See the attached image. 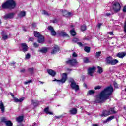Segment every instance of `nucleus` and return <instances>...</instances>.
Segmentation results:
<instances>
[{
  "instance_id": "obj_1",
  "label": "nucleus",
  "mask_w": 126,
  "mask_h": 126,
  "mask_svg": "<svg viewBox=\"0 0 126 126\" xmlns=\"http://www.w3.org/2000/svg\"><path fill=\"white\" fill-rule=\"evenodd\" d=\"M111 95V86L107 87L104 89L100 94L97 96L95 100L96 103H103L104 101L109 99Z\"/></svg>"
},
{
  "instance_id": "obj_3",
  "label": "nucleus",
  "mask_w": 126,
  "mask_h": 126,
  "mask_svg": "<svg viewBox=\"0 0 126 126\" xmlns=\"http://www.w3.org/2000/svg\"><path fill=\"white\" fill-rule=\"evenodd\" d=\"M112 11L114 13H118L121 10V4L120 3L114 1L112 2Z\"/></svg>"
},
{
  "instance_id": "obj_40",
  "label": "nucleus",
  "mask_w": 126,
  "mask_h": 126,
  "mask_svg": "<svg viewBox=\"0 0 126 126\" xmlns=\"http://www.w3.org/2000/svg\"><path fill=\"white\" fill-rule=\"evenodd\" d=\"M42 14H44V15H47L48 16H50L49 13H48V12L45 10L43 11Z\"/></svg>"
},
{
  "instance_id": "obj_59",
  "label": "nucleus",
  "mask_w": 126,
  "mask_h": 126,
  "mask_svg": "<svg viewBox=\"0 0 126 126\" xmlns=\"http://www.w3.org/2000/svg\"><path fill=\"white\" fill-rule=\"evenodd\" d=\"M32 126H38V123H34L32 124Z\"/></svg>"
},
{
  "instance_id": "obj_47",
  "label": "nucleus",
  "mask_w": 126,
  "mask_h": 126,
  "mask_svg": "<svg viewBox=\"0 0 126 126\" xmlns=\"http://www.w3.org/2000/svg\"><path fill=\"white\" fill-rule=\"evenodd\" d=\"M52 23H57L58 22V20L57 19H55L54 20L51 21Z\"/></svg>"
},
{
  "instance_id": "obj_18",
  "label": "nucleus",
  "mask_w": 126,
  "mask_h": 126,
  "mask_svg": "<svg viewBox=\"0 0 126 126\" xmlns=\"http://www.w3.org/2000/svg\"><path fill=\"white\" fill-rule=\"evenodd\" d=\"M39 52H40V53H42V54H46V53L48 52V48L42 47L39 50Z\"/></svg>"
},
{
  "instance_id": "obj_24",
  "label": "nucleus",
  "mask_w": 126,
  "mask_h": 126,
  "mask_svg": "<svg viewBox=\"0 0 126 126\" xmlns=\"http://www.w3.org/2000/svg\"><path fill=\"white\" fill-rule=\"evenodd\" d=\"M26 15V13L24 11H21L20 12L19 14H18V16L19 17H24Z\"/></svg>"
},
{
  "instance_id": "obj_48",
  "label": "nucleus",
  "mask_w": 126,
  "mask_h": 126,
  "mask_svg": "<svg viewBox=\"0 0 126 126\" xmlns=\"http://www.w3.org/2000/svg\"><path fill=\"white\" fill-rule=\"evenodd\" d=\"M1 121H2V122L5 123V122H7V121H6V119H5V118H4V117H3L1 119Z\"/></svg>"
},
{
  "instance_id": "obj_50",
  "label": "nucleus",
  "mask_w": 126,
  "mask_h": 126,
  "mask_svg": "<svg viewBox=\"0 0 126 126\" xmlns=\"http://www.w3.org/2000/svg\"><path fill=\"white\" fill-rule=\"evenodd\" d=\"M72 57L76 58V57H77V54H76V53L73 52L72 54Z\"/></svg>"
},
{
  "instance_id": "obj_2",
  "label": "nucleus",
  "mask_w": 126,
  "mask_h": 126,
  "mask_svg": "<svg viewBox=\"0 0 126 126\" xmlns=\"http://www.w3.org/2000/svg\"><path fill=\"white\" fill-rule=\"evenodd\" d=\"M16 3L13 0H9L2 4V8L4 9H14Z\"/></svg>"
},
{
  "instance_id": "obj_42",
  "label": "nucleus",
  "mask_w": 126,
  "mask_h": 126,
  "mask_svg": "<svg viewBox=\"0 0 126 126\" xmlns=\"http://www.w3.org/2000/svg\"><path fill=\"white\" fill-rule=\"evenodd\" d=\"M113 85L115 88H118V84L116 82H113Z\"/></svg>"
},
{
  "instance_id": "obj_36",
  "label": "nucleus",
  "mask_w": 126,
  "mask_h": 126,
  "mask_svg": "<svg viewBox=\"0 0 126 126\" xmlns=\"http://www.w3.org/2000/svg\"><path fill=\"white\" fill-rule=\"evenodd\" d=\"M94 93H95V91L93 90H91L88 91V94L92 95V94H94Z\"/></svg>"
},
{
  "instance_id": "obj_6",
  "label": "nucleus",
  "mask_w": 126,
  "mask_h": 126,
  "mask_svg": "<svg viewBox=\"0 0 126 126\" xmlns=\"http://www.w3.org/2000/svg\"><path fill=\"white\" fill-rule=\"evenodd\" d=\"M66 64H69L72 66H75V65H76L77 64V61H76V59L69 60L66 62Z\"/></svg>"
},
{
  "instance_id": "obj_56",
  "label": "nucleus",
  "mask_w": 126,
  "mask_h": 126,
  "mask_svg": "<svg viewBox=\"0 0 126 126\" xmlns=\"http://www.w3.org/2000/svg\"><path fill=\"white\" fill-rule=\"evenodd\" d=\"M77 44H78V45H79V46L80 47H82V46H83V45L82 44V43L81 42H78Z\"/></svg>"
},
{
  "instance_id": "obj_30",
  "label": "nucleus",
  "mask_w": 126,
  "mask_h": 126,
  "mask_svg": "<svg viewBox=\"0 0 126 126\" xmlns=\"http://www.w3.org/2000/svg\"><path fill=\"white\" fill-rule=\"evenodd\" d=\"M111 121V116L109 117L106 120H103L102 123L106 124V123H109Z\"/></svg>"
},
{
  "instance_id": "obj_5",
  "label": "nucleus",
  "mask_w": 126,
  "mask_h": 126,
  "mask_svg": "<svg viewBox=\"0 0 126 126\" xmlns=\"http://www.w3.org/2000/svg\"><path fill=\"white\" fill-rule=\"evenodd\" d=\"M67 80V74L66 73H63L62 76V78L61 80H57L55 79L53 81H57L58 84H63V83H65V81Z\"/></svg>"
},
{
  "instance_id": "obj_26",
  "label": "nucleus",
  "mask_w": 126,
  "mask_h": 126,
  "mask_svg": "<svg viewBox=\"0 0 126 126\" xmlns=\"http://www.w3.org/2000/svg\"><path fill=\"white\" fill-rule=\"evenodd\" d=\"M63 16H70L71 15V13L69 12H67L66 10H64L63 12Z\"/></svg>"
},
{
  "instance_id": "obj_25",
  "label": "nucleus",
  "mask_w": 126,
  "mask_h": 126,
  "mask_svg": "<svg viewBox=\"0 0 126 126\" xmlns=\"http://www.w3.org/2000/svg\"><path fill=\"white\" fill-rule=\"evenodd\" d=\"M34 70H35V68H29L28 69V72H29L30 74H34Z\"/></svg>"
},
{
  "instance_id": "obj_57",
  "label": "nucleus",
  "mask_w": 126,
  "mask_h": 126,
  "mask_svg": "<svg viewBox=\"0 0 126 126\" xmlns=\"http://www.w3.org/2000/svg\"><path fill=\"white\" fill-rule=\"evenodd\" d=\"M10 65H14V64H15V62H12V63H10Z\"/></svg>"
},
{
  "instance_id": "obj_17",
  "label": "nucleus",
  "mask_w": 126,
  "mask_h": 126,
  "mask_svg": "<svg viewBox=\"0 0 126 126\" xmlns=\"http://www.w3.org/2000/svg\"><path fill=\"white\" fill-rule=\"evenodd\" d=\"M1 34L2 36V39L3 40H6V39L8 38V36H7V35H6V32L4 31H2Z\"/></svg>"
},
{
  "instance_id": "obj_20",
  "label": "nucleus",
  "mask_w": 126,
  "mask_h": 126,
  "mask_svg": "<svg viewBox=\"0 0 126 126\" xmlns=\"http://www.w3.org/2000/svg\"><path fill=\"white\" fill-rule=\"evenodd\" d=\"M77 113V109L76 108H72L70 110V114L71 115H76Z\"/></svg>"
},
{
  "instance_id": "obj_9",
  "label": "nucleus",
  "mask_w": 126,
  "mask_h": 126,
  "mask_svg": "<svg viewBox=\"0 0 126 126\" xmlns=\"http://www.w3.org/2000/svg\"><path fill=\"white\" fill-rule=\"evenodd\" d=\"M111 115V110H104L103 111L102 114L101 115V117H108Z\"/></svg>"
},
{
  "instance_id": "obj_45",
  "label": "nucleus",
  "mask_w": 126,
  "mask_h": 126,
  "mask_svg": "<svg viewBox=\"0 0 126 126\" xmlns=\"http://www.w3.org/2000/svg\"><path fill=\"white\" fill-rule=\"evenodd\" d=\"M102 88V87L101 86H97L94 88V89L95 90H97L98 89H101Z\"/></svg>"
},
{
  "instance_id": "obj_60",
  "label": "nucleus",
  "mask_w": 126,
  "mask_h": 126,
  "mask_svg": "<svg viewBox=\"0 0 126 126\" xmlns=\"http://www.w3.org/2000/svg\"><path fill=\"white\" fill-rule=\"evenodd\" d=\"M22 29L23 31L26 32V28H25V27H23Z\"/></svg>"
},
{
  "instance_id": "obj_54",
  "label": "nucleus",
  "mask_w": 126,
  "mask_h": 126,
  "mask_svg": "<svg viewBox=\"0 0 126 126\" xmlns=\"http://www.w3.org/2000/svg\"><path fill=\"white\" fill-rule=\"evenodd\" d=\"M32 26L33 28H36V26H37V25H36V23H33L32 24Z\"/></svg>"
},
{
  "instance_id": "obj_49",
  "label": "nucleus",
  "mask_w": 126,
  "mask_h": 126,
  "mask_svg": "<svg viewBox=\"0 0 126 126\" xmlns=\"http://www.w3.org/2000/svg\"><path fill=\"white\" fill-rule=\"evenodd\" d=\"M26 59H29L30 58V54L28 53L25 57Z\"/></svg>"
},
{
  "instance_id": "obj_10",
  "label": "nucleus",
  "mask_w": 126,
  "mask_h": 126,
  "mask_svg": "<svg viewBox=\"0 0 126 126\" xmlns=\"http://www.w3.org/2000/svg\"><path fill=\"white\" fill-rule=\"evenodd\" d=\"M57 33L59 36H61L62 37H66L68 36L66 32H64L63 31H58Z\"/></svg>"
},
{
  "instance_id": "obj_29",
  "label": "nucleus",
  "mask_w": 126,
  "mask_h": 126,
  "mask_svg": "<svg viewBox=\"0 0 126 126\" xmlns=\"http://www.w3.org/2000/svg\"><path fill=\"white\" fill-rule=\"evenodd\" d=\"M70 33L72 36H75V35H76V32H75V31H74V29L70 31Z\"/></svg>"
},
{
  "instance_id": "obj_7",
  "label": "nucleus",
  "mask_w": 126,
  "mask_h": 126,
  "mask_svg": "<svg viewBox=\"0 0 126 126\" xmlns=\"http://www.w3.org/2000/svg\"><path fill=\"white\" fill-rule=\"evenodd\" d=\"M96 70V68L95 67H90L89 68L88 70V74L90 76H93V73Z\"/></svg>"
},
{
  "instance_id": "obj_34",
  "label": "nucleus",
  "mask_w": 126,
  "mask_h": 126,
  "mask_svg": "<svg viewBox=\"0 0 126 126\" xmlns=\"http://www.w3.org/2000/svg\"><path fill=\"white\" fill-rule=\"evenodd\" d=\"M84 51H85L86 53H89V52H90V47L87 46L85 47Z\"/></svg>"
},
{
  "instance_id": "obj_16",
  "label": "nucleus",
  "mask_w": 126,
  "mask_h": 126,
  "mask_svg": "<svg viewBox=\"0 0 126 126\" xmlns=\"http://www.w3.org/2000/svg\"><path fill=\"white\" fill-rule=\"evenodd\" d=\"M126 52H119L118 53L116 57H118V58H120V59H123L125 56H126Z\"/></svg>"
},
{
  "instance_id": "obj_44",
  "label": "nucleus",
  "mask_w": 126,
  "mask_h": 126,
  "mask_svg": "<svg viewBox=\"0 0 126 126\" xmlns=\"http://www.w3.org/2000/svg\"><path fill=\"white\" fill-rule=\"evenodd\" d=\"M69 81L71 83H74V82H75V81H74V80L72 78H70Z\"/></svg>"
},
{
  "instance_id": "obj_39",
  "label": "nucleus",
  "mask_w": 126,
  "mask_h": 126,
  "mask_svg": "<svg viewBox=\"0 0 126 126\" xmlns=\"http://www.w3.org/2000/svg\"><path fill=\"white\" fill-rule=\"evenodd\" d=\"M101 51L96 52V55H95L96 57V58H99L101 56Z\"/></svg>"
},
{
  "instance_id": "obj_12",
  "label": "nucleus",
  "mask_w": 126,
  "mask_h": 126,
  "mask_svg": "<svg viewBox=\"0 0 126 126\" xmlns=\"http://www.w3.org/2000/svg\"><path fill=\"white\" fill-rule=\"evenodd\" d=\"M59 51H60V48H59V46H58V45H54V49L52 50V51L51 52V54L52 55L57 54V53H58V52H59Z\"/></svg>"
},
{
  "instance_id": "obj_33",
  "label": "nucleus",
  "mask_w": 126,
  "mask_h": 126,
  "mask_svg": "<svg viewBox=\"0 0 126 126\" xmlns=\"http://www.w3.org/2000/svg\"><path fill=\"white\" fill-rule=\"evenodd\" d=\"M106 63L108 64L111 63V57L109 56L106 58Z\"/></svg>"
},
{
  "instance_id": "obj_31",
  "label": "nucleus",
  "mask_w": 126,
  "mask_h": 126,
  "mask_svg": "<svg viewBox=\"0 0 126 126\" xmlns=\"http://www.w3.org/2000/svg\"><path fill=\"white\" fill-rule=\"evenodd\" d=\"M5 125L7 126H12V123L10 121H7L5 122Z\"/></svg>"
},
{
  "instance_id": "obj_55",
  "label": "nucleus",
  "mask_w": 126,
  "mask_h": 126,
  "mask_svg": "<svg viewBox=\"0 0 126 126\" xmlns=\"http://www.w3.org/2000/svg\"><path fill=\"white\" fill-rule=\"evenodd\" d=\"M123 12H126V6L124 7L123 9Z\"/></svg>"
},
{
  "instance_id": "obj_63",
  "label": "nucleus",
  "mask_w": 126,
  "mask_h": 126,
  "mask_svg": "<svg viewBox=\"0 0 126 126\" xmlns=\"http://www.w3.org/2000/svg\"><path fill=\"white\" fill-rule=\"evenodd\" d=\"M113 119H115V116H111V120H113Z\"/></svg>"
},
{
  "instance_id": "obj_61",
  "label": "nucleus",
  "mask_w": 126,
  "mask_h": 126,
  "mask_svg": "<svg viewBox=\"0 0 126 126\" xmlns=\"http://www.w3.org/2000/svg\"><path fill=\"white\" fill-rule=\"evenodd\" d=\"M24 71H25V69H22V70H21L20 72L23 73L24 72Z\"/></svg>"
},
{
  "instance_id": "obj_41",
  "label": "nucleus",
  "mask_w": 126,
  "mask_h": 126,
  "mask_svg": "<svg viewBox=\"0 0 126 126\" xmlns=\"http://www.w3.org/2000/svg\"><path fill=\"white\" fill-rule=\"evenodd\" d=\"M32 82V80H29V81H27L26 82H24V84L26 85V84H28V83H31Z\"/></svg>"
},
{
  "instance_id": "obj_58",
  "label": "nucleus",
  "mask_w": 126,
  "mask_h": 126,
  "mask_svg": "<svg viewBox=\"0 0 126 126\" xmlns=\"http://www.w3.org/2000/svg\"><path fill=\"white\" fill-rule=\"evenodd\" d=\"M56 119H60V118H62V116H55Z\"/></svg>"
},
{
  "instance_id": "obj_27",
  "label": "nucleus",
  "mask_w": 126,
  "mask_h": 126,
  "mask_svg": "<svg viewBox=\"0 0 126 126\" xmlns=\"http://www.w3.org/2000/svg\"><path fill=\"white\" fill-rule=\"evenodd\" d=\"M16 120L18 123H21L23 121V116H19L17 118Z\"/></svg>"
},
{
  "instance_id": "obj_28",
  "label": "nucleus",
  "mask_w": 126,
  "mask_h": 126,
  "mask_svg": "<svg viewBox=\"0 0 126 126\" xmlns=\"http://www.w3.org/2000/svg\"><path fill=\"white\" fill-rule=\"evenodd\" d=\"M44 112L46 114H48V115H53V112H50L49 111V107H47L44 109Z\"/></svg>"
},
{
  "instance_id": "obj_19",
  "label": "nucleus",
  "mask_w": 126,
  "mask_h": 126,
  "mask_svg": "<svg viewBox=\"0 0 126 126\" xmlns=\"http://www.w3.org/2000/svg\"><path fill=\"white\" fill-rule=\"evenodd\" d=\"M23 100H24V97H22L19 99L17 97H14V101L15 103H21Z\"/></svg>"
},
{
  "instance_id": "obj_8",
  "label": "nucleus",
  "mask_w": 126,
  "mask_h": 126,
  "mask_svg": "<svg viewBox=\"0 0 126 126\" xmlns=\"http://www.w3.org/2000/svg\"><path fill=\"white\" fill-rule=\"evenodd\" d=\"M70 87L73 89H74L75 91H78V90H79V86L77 85L75 82L74 83H71Z\"/></svg>"
},
{
  "instance_id": "obj_21",
  "label": "nucleus",
  "mask_w": 126,
  "mask_h": 126,
  "mask_svg": "<svg viewBox=\"0 0 126 126\" xmlns=\"http://www.w3.org/2000/svg\"><path fill=\"white\" fill-rule=\"evenodd\" d=\"M32 105H33L34 107H37V106L39 104V101L37 100H32Z\"/></svg>"
},
{
  "instance_id": "obj_43",
  "label": "nucleus",
  "mask_w": 126,
  "mask_h": 126,
  "mask_svg": "<svg viewBox=\"0 0 126 126\" xmlns=\"http://www.w3.org/2000/svg\"><path fill=\"white\" fill-rule=\"evenodd\" d=\"M72 41V42H74V43H76L78 42V38H73Z\"/></svg>"
},
{
  "instance_id": "obj_53",
  "label": "nucleus",
  "mask_w": 126,
  "mask_h": 126,
  "mask_svg": "<svg viewBox=\"0 0 126 126\" xmlns=\"http://www.w3.org/2000/svg\"><path fill=\"white\" fill-rule=\"evenodd\" d=\"M29 40L33 42V41H34V38L33 37H30Z\"/></svg>"
},
{
  "instance_id": "obj_32",
  "label": "nucleus",
  "mask_w": 126,
  "mask_h": 126,
  "mask_svg": "<svg viewBox=\"0 0 126 126\" xmlns=\"http://www.w3.org/2000/svg\"><path fill=\"white\" fill-rule=\"evenodd\" d=\"M84 63H90V61H89V59L87 57H84L83 59Z\"/></svg>"
},
{
  "instance_id": "obj_37",
  "label": "nucleus",
  "mask_w": 126,
  "mask_h": 126,
  "mask_svg": "<svg viewBox=\"0 0 126 126\" xmlns=\"http://www.w3.org/2000/svg\"><path fill=\"white\" fill-rule=\"evenodd\" d=\"M97 68H98V70L97 71L98 73H102V72H103V69L101 67L98 66Z\"/></svg>"
},
{
  "instance_id": "obj_46",
  "label": "nucleus",
  "mask_w": 126,
  "mask_h": 126,
  "mask_svg": "<svg viewBox=\"0 0 126 126\" xmlns=\"http://www.w3.org/2000/svg\"><path fill=\"white\" fill-rule=\"evenodd\" d=\"M33 46L35 48H38L39 47V44H38L37 43H33Z\"/></svg>"
},
{
  "instance_id": "obj_13",
  "label": "nucleus",
  "mask_w": 126,
  "mask_h": 126,
  "mask_svg": "<svg viewBox=\"0 0 126 126\" xmlns=\"http://www.w3.org/2000/svg\"><path fill=\"white\" fill-rule=\"evenodd\" d=\"M21 46L23 52H27L28 50V46H27V44H26V43H21Z\"/></svg>"
},
{
  "instance_id": "obj_52",
  "label": "nucleus",
  "mask_w": 126,
  "mask_h": 126,
  "mask_svg": "<svg viewBox=\"0 0 126 126\" xmlns=\"http://www.w3.org/2000/svg\"><path fill=\"white\" fill-rule=\"evenodd\" d=\"M114 92V88L112 86H111V94Z\"/></svg>"
},
{
  "instance_id": "obj_14",
  "label": "nucleus",
  "mask_w": 126,
  "mask_h": 126,
  "mask_svg": "<svg viewBox=\"0 0 126 126\" xmlns=\"http://www.w3.org/2000/svg\"><path fill=\"white\" fill-rule=\"evenodd\" d=\"M47 29L51 31L52 36H56V34H57V32H56V31H55V30H54V28H53V27L49 26L48 27Z\"/></svg>"
},
{
  "instance_id": "obj_22",
  "label": "nucleus",
  "mask_w": 126,
  "mask_h": 126,
  "mask_svg": "<svg viewBox=\"0 0 126 126\" xmlns=\"http://www.w3.org/2000/svg\"><path fill=\"white\" fill-rule=\"evenodd\" d=\"M118 63H119V61L117 59H113L111 60V65H116Z\"/></svg>"
},
{
  "instance_id": "obj_15",
  "label": "nucleus",
  "mask_w": 126,
  "mask_h": 126,
  "mask_svg": "<svg viewBox=\"0 0 126 126\" xmlns=\"http://www.w3.org/2000/svg\"><path fill=\"white\" fill-rule=\"evenodd\" d=\"M47 72L49 74V75H51V76H52V77H54L56 75V72H55L54 70L52 69H48L47 70Z\"/></svg>"
},
{
  "instance_id": "obj_64",
  "label": "nucleus",
  "mask_w": 126,
  "mask_h": 126,
  "mask_svg": "<svg viewBox=\"0 0 126 126\" xmlns=\"http://www.w3.org/2000/svg\"><path fill=\"white\" fill-rule=\"evenodd\" d=\"M18 126H24V125L22 124H20Z\"/></svg>"
},
{
  "instance_id": "obj_38",
  "label": "nucleus",
  "mask_w": 126,
  "mask_h": 126,
  "mask_svg": "<svg viewBox=\"0 0 126 126\" xmlns=\"http://www.w3.org/2000/svg\"><path fill=\"white\" fill-rule=\"evenodd\" d=\"M117 112L115 111V108H111V114H117Z\"/></svg>"
},
{
  "instance_id": "obj_62",
  "label": "nucleus",
  "mask_w": 126,
  "mask_h": 126,
  "mask_svg": "<svg viewBox=\"0 0 126 126\" xmlns=\"http://www.w3.org/2000/svg\"><path fill=\"white\" fill-rule=\"evenodd\" d=\"M106 16H110L111 15V14L110 13H107L105 14Z\"/></svg>"
},
{
  "instance_id": "obj_4",
  "label": "nucleus",
  "mask_w": 126,
  "mask_h": 126,
  "mask_svg": "<svg viewBox=\"0 0 126 126\" xmlns=\"http://www.w3.org/2000/svg\"><path fill=\"white\" fill-rule=\"evenodd\" d=\"M34 34L35 37H36V38H38V43H39L40 44H43L44 42H45V38L44 37V36L43 35H41V34H40L37 31H34Z\"/></svg>"
},
{
  "instance_id": "obj_23",
  "label": "nucleus",
  "mask_w": 126,
  "mask_h": 126,
  "mask_svg": "<svg viewBox=\"0 0 126 126\" xmlns=\"http://www.w3.org/2000/svg\"><path fill=\"white\" fill-rule=\"evenodd\" d=\"M0 109H1L2 113L4 112V105H3V103H2V101H0Z\"/></svg>"
},
{
  "instance_id": "obj_35",
  "label": "nucleus",
  "mask_w": 126,
  "mask_h": 126,
  "mask_svg": "<svg viewBox=\"0 0 126 126\" xmlns=\"http://www.w3.org/2000/svg\"><path fill=\"white\" fill-rule=\"evenodd\" d=\"M81 30L82 31H85L86 30V26L83 25L81 26Z\"/></svg>"
},
{
  "instance_id": "obj_51",
  "label": "nucleus",
  "mask_w": 126,
  "mask_h": 126,
  "mask_svg": "<svg viewBox=\"0 0 126 126\" xmlns=\"http://www.w3.org/2000/svg\"><path fill=\"white\" fill-rule=\"evenodd\" d=\"M102 23H99L97 24V27L100 29L101 28V26H102Z\"/></svg>"
},
{
  "instance_id": "obj_11",
  "label": "nucleus",
  "mask_w": 126,
  "mask_h": 126,
  "mask_svg": "<svg viewBox=\"0 0 126 126\" xmlns=\"http://www.w3.org/2000/svg\"><path fill=\"white\" fill-rule=\"evenodd\" d=\"M13 16H14V14L13 13H10L9 14H6L4 16V19H8L13 18Z\"/></svg>"
}]
</instances>
